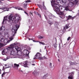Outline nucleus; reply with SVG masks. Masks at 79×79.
<instances>
[{"instance_id":"obj_1","label":"nucleus","mask_w":79,"mask_h":79,"mask_svg":"<svg viewBox=\"0 0 79 79\" xmlns=\"http://www.w3.org/2000/svg\"><path fill=\"white\" fill-rule=\"evenodd\" d=\"M19 27V26L18 25H15L14 27L12 29V36L9 37L10 40L9 41H10H10H11V40L14 39V37H15V35L16 33V31H18V29Z\"/></svg>"},{"instance_id":"obj_2","label":"nucleus","mask_w":79,"mask_h":79,"mask_svg":"<svg viewBox=\"0 0 79 79\" xmlns=\"http://www.w3.org/2000/svg\"><path fill=\"white\" fill-rule=\"evenodd\" d=\"M16 45V43H15L13 44H12L10 45V47L7 48V50H10V55H16V50H14V46Z\"/></svg>"},{"instance_id":"obj_3","label":"nucleus","mask_w":79,"mask_h":79,"mask_svg":"<svg viewBox=\"0 0 79 79\" xmlns=\"http://www.w3.org/2000/svg\"><path fill=\"white\" fill-rule=\"evenodd\" d=\"M14 19H16V21H18L20 19V17L18 15H15V16H13V14H10L9 17L8 16V19L10 22H11H11H12V21Z\"/></svg>"},{"instance_id":"obj_4","label":"nucleus","mask_w":79,"mask_h":79,"mask_svg":"<svg viewBox=\"0 0 79 79\" xmlns=\"http://www.w3.org/2000/svg\"><path fill=\"white\" fill-rule=\"evenodd\" d=\"M51 5L53 8H55L57 12L60 11V9H59V5L58 4L55 3V1L54 0H51Z\"/></svg>"},{"instance_id":"obj_5","label":"nucleus","mask_w":79,"mask_h":79,"mask_svg":"<svg viewBox=\"0 0 79 79\" xmlns=\"http://www.w3.org/2000/svg\"><path fill=\"white\" fill-rule=\"evenodd\" d=\"M34 60H36V59H39V60H42L43 58L42 57V54L39 52H37L35 56Z\"/></svg>"},{"instance_id":"obj_6","label":"nucleus","mask_w":79,"mask_h":79,"mask_svg":"<svg viewBox=\"0 0 79 79\" xmlns=\"http://www.w3.org/2000/svg\"><path fill=\"white\" fill-rule=\"evenodd\" d=\"M6 21H8L9 22V23H10V20H9V19H8V16H7L5 17H4L3 21L2 23V24H5V23H6Z\"/></svg>"},{"instance_id":"obj_7","label":"nucleus","mask_w":79,"mask_h":79,"mask_svg":"<svg viewBox=\"0 0 79 79\" xmlns=\"http://www.w3.org/2000/svg\"><path fill=\"white\" fill-rule=\"evenodd\" d=\"M24 2H25L26 3H24L23 4V8H27V3H29V2H31V0H28L27 1H24L23 3H24Z\"/></svg>"},{"instance_id":"obj_8","label":"nucleus","mask_w":79,"mask_h":79,"mask_svg":"<svg viewBox=\"0 0 79 79\" xmlns=\"http://www.w3.org/2000/svg\"><path fill=\"white\" fill-rule=\"evenodd\" d=\"M70 75L68 77V79H74V77L73 76L74 75V72H72L70 73Z\"/></svg>"},{"instance_id":"obj_9","label":"nucleus","mask_w":79,"mask_h":79,"mask_svg":"<svg viewBox=\"0 0 79 79\" xmlns=\"http://www.w3.org/2000/svg\"><path fill=\"white\" fill-rule=\"evenodd\" d=\"M60 13L61 16H59V17L61 18H62V19H64V18H65L66 14L64 13V12H60Z\"/></svg>"},{"instance_id":"obj_10","label":"nucleus","mask_w":79,"mask_h":79,"mask_svg":"<svg viewBox=\"0 0 79 79\" xmlns=\"http://www.w3.org/2000/svg\"><path fill=\"white\" fill-rule=\"evenodd\" d=\"M5 27L2 26L1 28H0V31H1L2 32H3V31H5ZM0 37H2V33H0Z\"/></svg>"},{"instance_id":"obj_11","label":"nucleus","mask_w":79,"mask_h":79,"mask_svg":"<svg viewBox=\"0 0 79 79\" xmlns=\"http://www.w3.org/2000/svg\"><path fill=\"white\" fill-rule=\"evenodd\" d=\"M23 54L25 55H27V56H28L29 55V52L27 50V49H25L23 51Z\"/></svg>"},{"instance_id":"obj_12","label":"nucleus","mask_w":79,"mask_h":79,"mask_svg":"<svg viewBox=\"0 0 79 79\" xmlns=\"http://www.w3.org/2000/svg\"><path fill=\"white\" fill-rule=\"evenodd\" d=\"M28 62L27 61H24L23 62V64H22V65L23 66H24V67H27V63Z\"/></svg>"},{"instance_id":"obj_13","label":"nucleus","mask_w":79,"mask_h":79,"mask_svg":"<svg viewBox=\"0 0 79 79\" xmlns=\"http://www.w3.org/2000/svg\"><path fill=\"white\" fill-rule=\"evenodd\" d=\"M8 48L6 49H5L3 50V51L2 52V55H5V53H7V52H8Z\"/></svg>"},{"instance_id":"obj_14","label":"nucleus","mask_w":79,"mask_h":79,"mask_svg":"<svg viewBox=\"0 0 79 79\" xmlns=\"http://www.w3.org/2000/svg\"><path fill=\"white\" fill-rule=\"evenodd\" d=\"M61 1L62 3H64L66 2L67 0H56V2L58 3L59 2H60Z\"/></svg>"},{"instance_id":"obj_15","label":"nucleus","mask_w":79,"mask_h":79,"mask_svg":"<svg viewBox=\"0 0 79 79\" xmlns=\"http://www.w3.org/2000/svg\"><path fill=\"white\" fill-rule=\"evenodd\" d=\"M5 57L6 58L2 59V60H3V61H6L7 60H8V59H10V56H7L6 55H5Z\"/></svg>"},{"instance_id":"obj_16","label":"nucleus","mask_w":79,"mask_h":79,"mask_svg":"<svg viewBox=\"0 0 79 79\" xmlns=\"http://www.w3.org/2000/svg\"><path fill=\"white\" fill-rule=\"evenodd\" d=\"M69 27V24H67L64 27V30L66 31V29H68Z\"/></svg>"},{"instance_id":"obj_17","label":"nucleus","mask_w":79,"mask_h":79,"mask_svg":"<svg viewBox=\"0 0 79 79\" xmlns=\"http://www.w3.org/2000/svg\"><path fill=\"white\" fill-rule=\"evenodd\" d=\"M17 54L19 56H21V57L22 56V52L21 51L18 52Z\"/></svg>"},{"instance_id":"obj_18","label":"nucleus","mask_w":79,"mask_h":79,"mask_svg":"<svg viewBox=\"0 0 79 79\" xmlns=\"http://www.w3.org/2000/svg\"><path fill=\"white\" fill-rule=\"evenodd\" d=\"M70 65H76V64H77V63L76 62H71V61H70L69 62Z\"/></svg>"},{"instance_id":"obj_19","label":"nucleus","mask_w":79,"mask_h":79,"mask_svg":"<svg viewBox=\"0 0 79 79\" xmlns=\"http://www.w3.org/2000/svg\"><path fill=\"white\" fill-rule=\"evenodd\" d=\"M66 18L67 19V21H68L69 19H72V16L71 15H69L68 16H66Z\"/></svg>"},{"instance_id":"obj_20","label":"nucleus","mask_w":79,"mask_h":79,"mask_svg":"<svg viewBox=\"0 0 79 79\" xmlns=\"http://www.w3.org/2000/svg\"><path fill=\"white\" fill-rule=\"evenodd\" d=\"M4 10V11H8V8L6 7H4L3 8V9H2L0 10V11H1V10Z\"/></svg>"},{"instance_id":"obj_21","label":"nucleus","mask_w":79,"mask_h":79,"mask_svg":"<svg viewBox=\"0 0 79 79\" xmlns=\"http://www.w3.org/2000/svg\"><path fill=\"white\" fill-rule=\"evenodd\" d=\"M4 42L5 44H6L7 43H10V41H8V39H5L4 40Z\"/></svg>"},{"instance_id":"obj_22","label":"nucleus","mask_w":79,"mask_h":79,"mask_svg":"<svg viewBox=\"0 0 79 79\" xmlns=\"http://www.w3.org/2000/svg\"><path fill=\"white\" fill-rule=\"evenodd\" d=\"M48 77V75L46 74L44 75L43 77H42V79H47V77Z\"/></svg>"},{"instance_id":"obj_23","label":"nucleus","mask_w":79,"mask_h":79,"mask_svg":"<svg viewBox=\"0 0 79 79\" xmlns=\"http://www.w3.org/2000/svg\"><path fill=\"white\" fill-rule=\"evenodd\" d=\"M73 4L74 5H76L78 3V1L77 0H75L74 1H73Z\"/></svg>"},{"instance_id":"obj_24","label":"nucleus","mask_w":79,"mask_h":79,"mask_svg":"<svg viewBox=\"0 0 79 79\" xmlns=\"http://www.w3.org/2000/svg\"><path fill=\"white\" fill-rule=\"evenodd\" d=\"M15 48L16 50L17 51H19L20 50V48L16 46L15 47Z\"/></svg>"},{"instance_id":"obj_25","label":"nucleus","mask_w":79,"mask_h":79,"mask_svg":"<svg viewBox=\"0 0 79 79\" xmlns=\"http://www.w3.org/2000/svg\"><path fill=\"white\" fill-rule=\"evenodd\" d=\"M14 68L17 67L18 68L19 66V65L18 64H14Z\"/></svg>"},{"instance_id":"obj_26","label":"nucleus","mask_w":79,"mask_h":79,"mask_svg":"<svg viewBox=\"0 0 79 79\" xmlns=\"http://www.w3.org/2000/svg\"><path fill=\"white\" fill-rule=\"evenodd\" d=\"M8 34V30H5V31L4 32V34H5V35H7Z\"/></svg>"},{"instance_id":"obj_27","label":"nucleus","mask_w":79,"mask_h":79,"mask_svg":"<svg viewBox=\"0 0 79 79\" xmlns=\"http://www.w3.org/2000/svg\"><path fill=\"white\" fill-rule=\"evenodd\" d=\"M65 10L66 11H68L69 10V6H65Z\"/></svg>"},{"instance_id":"obj_28","label":"nucleus","mask_w":79,"mask_h":79,"mask_svg":"<svg viewBox=\"0 0 79 79\" xmlns=\"http://www.w3.org/2000/svg\"><path fill=\"white\" fill-rule=\"evenodd\" d=\"M58 26V22H56L55 23V27H57Z\"/></svg>"},{"instance_id":"obj_29","label":"nucleus","mask_w":79,"mask_h":79,"mask_svg":"<svg viewBox=\"0 0 79 79\" xmlns=\"http://www.w3.org/2000/svg\"><path fill=\"white\" fill-rule=\"evenodd\" d=\"M38 6L39 7V8L41 9V10H42V6L41 5L38 4Z\"/></svg>"},{"instance_id":"obj_30","label":"nucleus","mask_w":79,"mask_h":79,"mask_svg":"<svg viewBox=\"0 0 79 79\" xmlns=\"http://www.w3.org/2000/svg\"><path fill=\"white\" fill-rule=\"evenodd\" d=\"M57 44H54V47L56 50V48L57 47Z\"/></svg>"},{"instance_id":"obj_31","label":"nucleus","mask_w":79,"mask_h":79,"mask_svg":"<svg viewBox=\"0 0 79 79\" xmlns=\"http://www.w3.org/2000/svg\"><path fill=\"white\" fill-rule=\"evenodd\" d=\"M48 23L49 24H50V26H51L52 24H53V23L50 21H48Z\"/></svg>"},{"instance_id":"obj_32","label":"nucleus","mask_w":79,"mask_h":79,"mask_svg":"<svg viewBox=\"0 0 79 79\" xmlns=\"http://www.w3.org/2000/svg\"><path fill=\"white\" fill-rule=\"evenodd\" d=\"M38 39H44V37L40 36H38Z\"/></svg>"},{"instance_id":"obj_33","label":"nucleus","mask_w":79,"mask_h":79,"mask_svg":"<svg viewBox=\"0 0 79 79\" xmlns=\"http://www.w3.org/2000/svg\"><path fill=\"white\" fill-rule=\"evenodd\" d=\"M33 74H34V75H35V74H39V73H35V71H34L32 73Z\"/></svg>"},{"instance_id":"obj_34","label":"nucleus","mask_w":79,"mask_h":79,"mask_svg":"<svg viewBox=\"0 0 79 79\" xmlns=\"http://www.w3.org/2000/svg\"><path fill=\"white\" fill-rule=\"evenodd\" d=\"M6 73H3L2 75V77H3V76H5V74H6Z\"/></svg>"},{"instance_id":"obj_35","label":"nucleus","mask_w":79,"mask_h":79,"mask_svg":"<svg viewBox=\"0 0 79 79\" xmlns=\"http://www.w3.org/2000/svg\"><path fill=\"white\" fill-rule=\"evenodd\" d=\"M3 46V44H2L0 43V48H1Z\"/></svg>"},{"instance_id":"obj_36","label":"nucleus","mask_w":79,"mask_h":79,"mask_svg":"<svg viewBox=\"0 0 79 79\" xmlns=\"http://www.w3.org/2000/svg\"><path fill=\"white\" fill-rule=\"evenodd\" d=\"M43 7H44V10H46V9H47L46 8V7L45 6L44 4V2L43 3Z\"/></svg>"},{"instance_id":"obj_37","label":"nucleus","mask_w":79,"mask_h":79,"mask_svg":"<svg viewBox=\"0 0 79 79\" xmlns=\"http://www.w3.org/2000/svg\"><path fill=\"white\" fill-rule=\"evenodd\" d=\"M5 39L4 38H1V42H4Z\"/></svg>"},{"instance_id":"obj_38","label":"nucleus","mask_w":79,"mask_h":79,"mask_svg":"<svg viewBox=\"0 0 79 79\" xmlns=\"http://www.w3.org/2000/svg\"><path fill=\"white\" fill-rule=\"evenodd\" d=\"M36 15H38V16H39L40 17V14H39V13H38V12H37V13L36 14Z\"/></svg>"},{"instance_id":"obj_39","label":"nucleus","mask_w":79,"mask_h":79,"mask_svg":"<svg viewBox=\"0 0 79 79\" xmlns=\"http://www.w3.org/2000/svg\"><path fill=\"white\" fill-rule=\"evenodd\" d=\"M12 57H13V58H16V55H12Z\"/></svg>"},{"instance_id":"obj_40","label":"nucleus","mask_w":79,"mask_h":79,"mask_svg":"<svg viewBox=\"0 0 79 79\" xmlns=\"http://www.w3.org/2000/svg\"><path fill=\"white\" fill-rule=\"evenodd\" d=\"M39 43H40V44H42V45H45V43H42V42H40L39 41Z\"/></svg>"},{"instance_id":"obj_41","label":"nucleus","mask_w":79,"mask_h":79,"mask_svg":"<svg viewBox=\"0 0 79 79\" xmlns=\"http://www.w3.org/2000/svg\"><path fill=\"white\" fill-rule=\"evenodd\" d=\"M33 39H34V38H32V40H33V42H39V41H35V40H33Z\"/></svg>"},{"instance_id":"obj_42","label":"nucleus","mask_w":79,"mask_h":79,"mask_svg":"<svg viewBox=\"0 0 79 79\" xmlns=\"http://www.w3.org/2000/svg\"><path fill=\"white\" fill-rule=\"evenodd\" d=\"M18 10H23V8H18Z\"/></svg>"},{"instance_id":"obj_43","label":"nucleus","mask_w":79,"mask_h":79,"mask_svg":"<svg viewBox=\"0 0 79 79\" xmlns=\"http://www.w3.org/2000/svg\"><path fill=\"white\" fill-rule=\"evenodd\" d=\"M75 18H76V16H75L73 17H72V19H74Z\"/></svg>"},{"instance_id":"obj_44","label":"nucleus","mask_w":79,"mask_h":79,"mask_svg":"<svg viewBox=\"0 0 79 79\" xmlns=\"http://www.w3.org/2000/svg\"><path fill=\"white\" fill-rule=\"evenodd\" d=\"M52 64L51 63H50V64H49V66L50 68H52Z\"/></svg>"},{"instance_id":"obj_45","label":"nucleus","mask_w":79,"mask_h":79,"mask_svg":"<svg viewBox=\"0 0 79 79\" xmlns=\"http://www.w3.org/2000/svg\"><path fill=\"white\" fill-rule=\"evenodd\" d=\"M71 39V37H69L68 38H67V40H69V39Z\"/></svg>"},{"instance_id":"obj_46","label":"nucleus","mask_w":79,"mask_h":79,"mask_svg":"<svg viewBox=\"0 0 79 79\" xmlns=\"http://www.w3.org/2000/svg\"><path fill=\"white\" fill-rule=\"evenodd\" d=\"M14 8H15V9H16V10H18V7H15Z\"/></svg>"},{"instance_id":"obj_47","label":"nucleus","mask_w":79,"mask_h":79,"mask_svg":"<svg viewBox=\"0 0 79 79\" xmlns=\"http://www.w3.org/2000/svg\"><path fill=\"white\" fill-rule=\"evenodd\" d=\"M24 13H25V14H26V15H27V16H29V15H28V14H27V13H26V12H24Z\"/></svg>"},{"instance_id":"obj_48","label":"nucleus","mask_w":79,"mask_h":79,"mask_svg":"<svg viewBox=\"0 0 79 79\" xmlns=\"http://www.w3.org/2000/svg\"><path fill=\"white\" fill-rule=\"evenodd\" d=\"M43 58L44 59H47V57H45V56H44L43 57Z\"/></svg>"},{"instance_id":"obj_49","label":"nucleus","mask_w":79,"mask_h":79,"mask_svg":"<svg viewBox=\"0 0 79 79\" xmlns=\"http://www.w3.org/2000/svg\"><path fill=\"white\" fill-rule=\"evenodd\" d=\"M37 12H35V11L34 12V13L35 14V15H36V14L37 13Z\"/></svg>"},{"instance_id":"obj_50","label":"nucleus","mask_w":79,"mask_h":79,"mask_svg":"<svg viewBox=\"0 0 79 79\" xmlns=\"http://www.w3.org/2000/svg\"><path fill=\"white\" fill-rule=\"evenodd\" d=\"M28 40H32V39L29 38V39H28Z\"/></svg>"},{"instance_id":"obj_51","label":"nucleus","mask_w":79,"mask_h":79,"mask_svg":"<svg viewBox=\"0 0 79 79\" xmlns=\"http://www.w3.org/2000/svg\"><path fill=\"white\" fill-rule=\"evenodd\" d=\"M20 72H22V73H23V71L21 70H20Z\"/></svg>"},{"instance_id":"obj_52","label":"nucleus","mask_w":79,"mask_h":79,"mask_svg":"<svg viewBox=\"0 0 79 79\" xmlns=\"http://www.w3.org/2000/svg\"><path fill=\"white\" fill-rule=\"evenodd\" d=\"M73 0H68V1H69V2H72V1H73Z\"/></svg>"},{"instance_id":"obj_53","label":"nucleus","mask_w":79,"mask_h":79,"mask_svg":"<svg viewBox=\"0 0 79 79\" xmlns=\"http://www.w3.org/2000/svg\"><path fill=\"white\" fill-rule=\"evenodd\" d=\"M30 14H31V15H32L33 16V15H32V12H30Z\"/></svg>"},{"instance_id":"obj_54","label":"nucleus","mask_w":79,"mask_h":79,"mask_svg":"<svg viewBox=\"0 0 79 79\" xmlns=\"http://www.w3.org/2000/svg\"><path fill=\"white\" fill-rule=\"evenodd\" d=\"M4 69H5V67H3L2 71H3V70H4Z\"/></svg>"},{"instance_id":"obj_55","label":"nucleus","mask_w":79,"mask_h":79,"mask_svg":"<svg viewBox=\"0 0 79 79\" xmlns=\"http://www.w3.org/2000/svg\"><path fill=\"white\" fill-rule=\"evenodd\" d=\"M59 47L60 48V49L61 48V46H60V45H59Z\"/></svg>"},{"instance_id":"obj_56","label":"nucleus","mask_w":79,"mask_h":79,"mask_svg":"<svg viewBox=\"0 0 79 79\" xmlns=\"http://www.w3.org/2000/svg\"><path fill=\"white\" fill-rule=\"evenodd\" d=\"M32 66H35V64H32Z\"/></svg>"},{"instance_id":"obj_57","label":"nucleus","mask_w":79,"mask_h":79,"mask_svg":"<svg viewBox=\"0 0 79 79\" xmlns=\"http://www.w3.org/2000/svg\"><path fill=\"white\" fill-rule=\"evenodd\" d=\"M40 52H42V50H41V49H40Z\"/></svg>"},{"instance_id":"obj_58","label":"nucleus","mask_w":79,"mask_h":79,"mask_svg":"<svg viewBox=\"0 0 79 79\" xmlns=\"http://www.w3.org/2000/svg\"><path fill=\"white\" fill-rule=\"evenodd\" d=\"M46 48H47V46H46L44 48V49H46Z\"/></svg>"},{"instance_id":"obj_59","label":"nucleus","mask_w":79,"mask_h":79,"mask_svg":"<svg viewBox=\"0 0 79 79\" xmlns=\"http://www.w3.org/2000/svg\"><path fill=\"white\" fill-rule=\"evenodd\" d=\"M77 15H78V16L79 17V12L78 13Z\"/></svg>"},{"instance_id":"obj_60","label":"nucleus","mask_w":79,"mask_h":79,"mask_svg":"<svg viewBox=\"0 0 79 79\" xmlns=\"http://www.w3.org/2000/svg\"><path fill=\"white\" fill-rule=\"evenodd\" d=\"M46 19H47V17H46V16H45V15H44Z\"/></svg>"},{"instance_id":"obj_61","label":"nucleus","mask_w":79,"mask_h":79,"mask_svg":"<svg viewBox=\"0 0 79 79\" xmlns=\"http://www.w3.org/2000/svg\"><path fill=\"white\" fill-rule=\"evenodd\" d=\"M1 42H2V41H1V40H0V44H1Z\"/></svg>"},{"instance_id":"obj_62","label":"nucleus","mask_w":79,"mask_h":79,"mask_svg":"<svg viewBox=\"0 0 79 79\" xmlns=\"http://www.w3.org/2000/svg\"><path fill=\"white\" fill-rule=\"evenodd\" d=\"M6 68H10V67H6Z\"/></svg>"},{"instance_id":"obj_63","label":"nucleus","mask_w":79,"mask_h":79,"mask_svg":"<svg viewBox=\"0 0 79 79\" xmlns=\"http://www.w3.org/2000/svg\"><path fill=\"white\" fill-rule=\"evenodd\" d=\"M19 58H22V57H19Z\"/></svg>"},{"instance_id":"obj_64","label":"nucleus","mask_w":79,"mask_h":79,"mask_svg":"<svg viewBox=\"0 0 79 79\" xmlns=\"http://www.w3.org/2000/svg\"><path fill=\"white\" fill-rule=\"evenodd\" d=\"M58 61H60V60H59V59H58Z\"/></svg>"}]
</instances>
